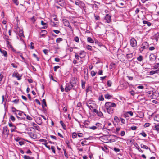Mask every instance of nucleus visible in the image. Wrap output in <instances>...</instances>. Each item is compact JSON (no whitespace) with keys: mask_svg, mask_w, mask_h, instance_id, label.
Instances as JSON below:
<instances>
[{"mask_svg":"<svg viewBox=\"0 0 159 159\" xmlns=\"http://www.w3.org/2000/svg\"><path fill=\"white\" fill-rule=\"evenodd\" d=\"M158 72V70H156L155 71L152 70V71H150L149 72V73H150V75H153V74H155V73H157Z\"/></svg>","mask_w":159,"mask_h":159,"instance_id":"bb28decb","label":"nucleus"},{"mask_svg":"<svg viewBox=\"0 0 159 159\" xmlns=\"http://www.w3.org/2000/svg\"><path fill=\"white\" fill-rule=\"evenodd\" d=\"M63 22L65 26L68 27L72 32L73 31L72 28L70 25L69 21L67 19H63Z\"/></svg>","mask_w":159,"mask_h":159,"instance_id":"20e7f679","label":"nucleus"},{"mask_svg":"<svg viewBox=\"0 0 159 159\" xmlns=\"http://www.w3.org/2000/svg\"><path fill=\"white\" fill-rule=\"evenodd\" d=\"M53 32H54L56 34H59L60 32L59 30H53Z\"/></svg>","mask_w":159,"mask_h":159,"instance_id":"e2e57ef3","label":"nucleus"},{"mask_svg":"<svg viewBox=\"0 0 159 159\" xmlns=\"http://www.w3.org/2000/svg\"><path fill=\"white\" fill-rule=\"evenodd\" d=\"M33 56L36 58L38 61H39V59L35 53L33 54Z\"/></svg>","mask_w":159,"mask_h":159,"instance_id":"69168bd1","label":"nucleus"},{"mask_svg":"<svg viewBox=\"0 0 159 159\" xmlns=\"http://www.w3.org/2000/svg\"><path fill=\"white\" fill-rule=\"evenodd\" d=\"M60 67L58 66H57L54 67V70L55 71H56L57 69H58Z\"/></svg>","mask_w":159,"mask_h":159,"instance_id":"13d9d810","label":"nucleus"},{"mask_svg":"<svg viewBox=\"0 0 159 159\" xmlns=\"http://www.w3.org/2000/svg\"><path fill=\"white\" fill-rule=\"evenodd\" d=\"M154 128L157 131L159 130V124L155 126Z\"/></svg>","mask_w":159,"mask_h":159,"instance_id":"ea45409f","label":"nucleus"},{"mask_svg":"<svg viewBox=\"0 0 159 159\" xmlns=\"http://www.w3.org/2000/svg\"><path fill=\"white\" fill-rule=\"evenodd\" d=\"M41 25L43 26V28L45 29L47 28V26H46V24L47 23L46 22H44L43 21H41Z\"/></svg>","mask_w":159,"mask_h":159,"instance_id":"a211bd4d","label":"nucleus"},{"mask_svg":"<svg viewBox=\"0 0 159 159\" xmlns=\"http://www.w3.org/2000/svg\"><path fill=\"white\" fill-rule=\"evenodd\" d=\"M155 93L151 91H149L148 92V97H150L152 99H155L156 97L154 96Z\"/></svg>","mask_w":159,"mask_h":159,"instance_id":"9d476101","label":"nucleus"},{"mask_svg":"<svg viewBox=\"0 0 159 159\" xmlns=\"http://www.w3.org/2000/svg\"><path fill=\"white\" fill-rule=\"evenodd\" d=\"M142 46H143V48L146 49L148 47L149 44L147 42H144L143 43Z\"/></svg>","mask_w":159,"mask_h":159,"instance_id":"f8f14e48","label":"nucleus"},{"mask_svg":"<svg viewBox=\"0 0 159 159\" xmlns=\"http://www.w3.org/2000/svg\"><path fill=\"white\" fill-rule=\"evenodd\" d=\"M19 35L20 37H24V36L23 34V32L22 30H20L19 31Z\"/></svg>","mask_w":159,"mask_h":159,"instance_id":"393cba45","label":"nucleus"},{"mask_svg":"<svg viewBox=\"0 0 159 159\" xmlns=\"http://www.w3.org/2000/svg\"><path fill=\"white\" fill-rule=\"evenodd\" d=\"M90 104V103H86V105L91 110L93 108V107L92 105H89Z\"/></svg>","mask_w":159,"mask_h":159,"instance_id":"4be33fe9","label":"nucleus"},{"mask_svg":"<svg viewBox=\"0 0 159 159\" xmlns=\"http://www.w3.org/2000/svg\"><path fill=\"white\" fill-rule=\"evenodd\" d=\"M89 128L90 129L94 130L97 129V127L96 126H93L91 127H89Z\"/></svg>","mask_w":159,"mask_h":159,"instance_id":"4c0bfd02","label":"nucleus"},{"mask_svg":"<svg viewBox=\"0 0 159 159\" xmlns=\"http://www.w3.org/2000/svg\"><path fill=\"white\" fill-rule=\"evenodd\" d=\"M74 40L76 42H79V38L78 37L76 36L74 39Z\"/></svg>","mask_w":159,"mask_h":159,"instance_id":"6e6d98bb","label":"nucleus"},{"mask_svg":"<svg viewBox=\"0 0 159 159\" xmlns=\"http://www.w3.org/2000/svg\"><path fill=\"white\" fill-rule=\"evenodd\" d=\"M116 106V104L111 102H108L105 103V107L107 112L109 114H111L113 112L114 107Z\"/></svg>","mask_w":159,"mask_h":159,"instance_id":"f257e3e1","label":"nucleus"},{"mask_svg":"<svg viewBox=\"0 0 159 159\" xmlns=\"http://www.w3.org/2000/svg\"><path fill=\"white\" fill-rule=\"evenodd\" d=\"M77 135L79 137H83V134L80 133H78Z\"/></svg>","mask_w":159,"mask_h":159,"instance_id":"603ef678","label":"nucleus"},{"mask_svg":"<svg viewBox=\"0 0 159 159\" xmlns=\"http://www.w3.org/2000/svg\"><path fill=\"white\" fill-rule=\"evenodd\" d=\"M51 149L54 153L55 154V147L54 146H52L51 147Z\"/></svg>","mask_w":159,"mask_h":159,"instance_id":"e433bc0d","label":"nucleus"},{"mask_svg":"<svg viewBox=\"0 0 159 159\" xmlns=\"http://www.w3.org/2000/svg\"><path fill=\"white\" fill-rule=\"evenodd\" d=\"M99 100L100 101H103L104 100L103 97L102 95L99 96Z\"/></svg>","mask_w":159,"mask_h":159,"instance_id":"8fccbe9b","label":"nucleus"},{"mask_svg":"<svg viewBox=\"0 0 159 159\" xmlns=\"http://www.w3.org/2000/svg\"><path fill=\"white\" fill-rule=\"evenodd\" d=\"M33 126L35 128V129L39 130L40 129V128L36 124L34 123H32Z\"/></svg>","mask_w":159,"mask_h":159,"instance_id":"4468645a","label":"nucleus"},{"mask_svg":"<svg viewBox=\"0 0 159 159\" xmlns=\"http://www.w3.org/2000/svg\"><path fill=\"white\" fill-rule=\"evenodd\" d=\"M98 116L101 118H103V114L101 111H99L98 114Z\"/></svg>","mask_w":159,"mask_h":159,"instance_id":"a878e982","label":"nucleus"},{"mask_svg":"<svg viewBox=\"0 0 159 159\" xmlns=\"http://www.w3.org/2000/svg\"><path fill=\"white\" fill-rule=\"evenodd\" d=\"M86 54L85 52H84V51H81L80 53V55H83V56L84 57L85 56Z\"/></svg>","mask_w":159,"mask_h":159,"instance_id":"4d7b16f0","label":"nucleus"},{"mask_svg":"<svg viewBox=\"0 0 159 159\" xmlns=\"http://www.w3.org/2000/svg\"><path fill=\"white\" fill-rule=\"evenodd\" d=\"M19 101V99H16L12 101L13 103L15 104H17L18 103Z\"/></svg>","mask_w":159,"mask_h":159,"instance_id":"c9c22d12","label":"nucleus"},{"mask_svg":"<svg viewBox=\"0 0 159 159\" xmlns=\"http://www.w3.org/2000/svg\"><path fill=\"white\" fill-rule=\"evenodd\" d=\"M150 123H146L144 124V126L145 127H148L150 126Z\"/></svg>","mask_w":159,"mask_h":159,"instance_id":"052dcab7","label":"nucleus"},{"mask_svg":"<svg viewBox=\"0 0 159 159\" xmlns=\"http://www.w3.org/2000/svg\"><path fill=\"white\" fill-rule=\"evenodd\" d=\"M12 77L16 78L19 80H20L21 79V77H22V75H20V74L18 72H15L12 74Z\"/></svg>","mask_w":159,"mask_h":159,"instance_id":"6e6552de","label":"nucleus"},{"mask_svg":"<svg viewBox=\"0 0 159 159\" xmlns=\"http://www.w3.org/2000/svg\"><path fill=\"white\" fill-rule=\"evenodd\" d=\"M130 45L133 47H135L137 46V41L134 38H132L130 40Z\"/></svg>","mask_w":159,"mask_h":159,"instance_id":"423d86ee","label":"nucleus"},{"mask_svg":"<svg viewBox=\"0 0 159 159\" xmlns=\"http://www.w3.org/2000/svg\"><path fill=\"white\" fill-rule=\"evenodd\" d=\"M66 142L67 144V146H68V147L69 148H70V142L68 141V140H67V141H66Z\"/></svg>","mask_w":159,"mask_h":159,"instance_id":"bf43d9fd","label":"nucleus"},{"mask_svg":"<svg viewBox=\"0 0 159 159\" xmlns=\"http://www.w3.org/2000/svg\"><path fill=\"white\" fill-rule=\"evenodd\" d=\"M143 22L144 24H147V25L148 26H150L151 25V24L150 22L144 20Z\"/></svg>","mask_w":159,"mask_h":159,"instance_id":"dca6fc26","label":"nucleus"},{"mask_svg":"<svg viewBox=\"0 0 159 159\" xmlns=\"http://www.w3.org/2000/svg\"><path fill=\"white\" fill-rule=\"evenodd\" d=\"M96 74V72H95L94 71H92L91 72V74L92 77L94 76Z\"/></svg>","mask_w":159,"mask_h":159,"instance_id":"f704fd0d","label":"nucleus"},{"mask_svg":"<svg viewBox=\"0 0 159 159\" xmlns=\"http://www.w3.org/2000/svg\"><path fill=\"white\" fill-rule=\"evenodd\" d=\"M77 134L75 132H74L72 134V137L74 139L77 137Z\"/></svg>","mask_w":159,"mask_h":159,"instance_id":"58836bf2","label":"nucleus"},{"mask_svg":"<svg viewBox=\"0 0 159 159\" xmlns=\"http://www.w3.org/2000/svg\"><path fill=\"white\" fill-rule=\"evenodd\" d=\"M93 112L96 113L98 115V114L99 111H98V110L96 109H93Z\"/></svg>","mask_w":159,"mask_h":159,"instance_id":"864d4df0","label":"nucleus"},{"mask_svg":"<svg viewBox=\"0 0 159 159\" xmlns=\"http://www.w3.org/2000/svg\"><path fill=\"white\" fill-rule=\"evenodd\" d=\"M95 125L97 127V129H100L101 128L102 125L101 123H97Z\"/></svg>","mask_w":159,"mask_h":159,"instance_id":"f3484780","label":"nucleus"},{"mask_svg":"<svg viewBox=\"0 0 159 159\" xmlns=\"http://www.w3.org/2000/svg\"><path fill=\"white\" fill-rule=\"evenodd\" d=\"M60 123L61 125L62 126L63 129L64 130H66V125L64 124L63 122L61 120L60 121Z\"/></svg>","mask_w":159,"mask_h":159,"instance_id":"2eb2a0df","label":"nucleus"},{"mask_svg":"<svg viewBox=\"0 0 159 159\" xmlns=\"http://www.w3.org/2000/svg\"><path fill=\"white\" fill-rule=\"evenodd\" d=\"M87 41L91 43H93L94 41L90 37H89L87 38Z\"/></svg>","mask_w":159,"mask_h":159,"instance_id":"6ab92c4d","label":"nucleus"},{"mask_svg":"<svg viewBox=\"0 0 159 159\" xmlns=\"http://www.w3.org/2000/svg\"><path fill=\"white\" fill-rule=\"evenodd\" d=\"M111 97L112 96L110 95L109 94H107L105 95V97L106 99H110Z\"/></svg>","mask_w":159,"mask_h":159,"instance_id":"5701e85b","label":"nucleus"},{"mask_svg":"<svg viewBox=\"0 0 159 159\" xmlns=\"http://www.w3.org/2000/svg\"><path fill=\"white\" fill-rule=\"evenodd\" d=\"M86 48L89 50L90 51H92V47L90 45H87L86 46Z\"/></svg>","mask_w":159,"mask_h":159,"instance_id":"c756f323","label":"nucleus"},{"mask_svg":"<svg viewBox=\"0 0 159 159\" xmlns=\"http://www.w3.org/2000/svg\"><path fill=\"white\" fill-rule=\"evenodd\" d=\"M139 135H141L144 137H146L147 136V134L144 131H143L142 133H140Z\"/></svg>","mask_w":159,"mask_h":159,"instance_id":"72a5a7b5","label":"nucleus"},{"mask_svg":"<svg viewBox=\"0 0 159 159\" xmlns=\"http://www.w3.org/2000/svg\"><path fill=\"white\" fill-rule=\"evenodd\" d=\"M20 55L21 57L22 58V59L23 60V61L25 63L27 64V62L26 60L22 56V54L20 53Z\"/></svg>","mask_w":159,"mask_h":159,"instance_id":"7c9ffc66","label":"nucleus"},{"mask_svg":"<svg viewBox=\"0 0 159 159\" xmlns=\"http://www.w3.org/2000/svg\"><path fill=\"white\" fill-rule=\"evenodd\" d=\"M111 16L110 14H107L105 17V19L107 23H110L111 21Z\"/></svg>","mask_w":159,"mask_h":159,"instance_id":"0eeeda50","label":"nucleus"},{"mask_svg":"<svg viewBox=\"0 0 159 159\" xmlns=\"http://www.w3.org/2000/svg\"><path fill=\"white\" fill-rule=\"evenodd\" d=\"M115 121L116 123H118L119 122V118L117 116H115L114 118Z\"/></svg>","mask_w":159,"mask_h":159,"instance_id":"2f4dec72","label":"nucleus"},{"mask_svg":"<svg viewBox=\"0 0 159 159\" xmlns=\"http://www.w3.org/2000/svg\"><path fill=\"white\" fill-rule=\"evenodd\" d=\"M111 82L110 80H108L107 81V85L108 86L110 87L111 84Z\"/></svg>","mask_w":159,"mask_h":159,"instance_id":"3c124183","label":"nucleus"},{"mask_svg":"<svg viewBox=\"0 0 159 159\" xmlns=\"http://www.w3.org/2000/svg\"><path fill=\"white\" fill-rule=\"evenodd\" d=\"M20 112L18 113V115L21 116H23V115H25V116H26V114H25L24 112H20V111H19Z\"/></svg>","mask_w":159,"mask_h":159,"instance_id":"473e14b6","label":"nucleus"},{"mask_svg":"<svg viewBox=\"0 0 159 159\" xmlns=\"http://www.w3.org/2000/svg\"><path fill=\"white\" fill-rule=\"evenodd\" d=\"M133 55L132 53L127 54L126 55V57L128 59H129L132 58Z\"/></svg>","mask_w":159,"mask_h":159,"instance_id":"b1692460","label":"nucleus"},{"mask_svg":"<svg viewBox=\"0 0 159 159\" xmlns=\"http://www.w3.org/2000/svg\"><path fill=\"white\" fill-rule=\"evenodd\" d=\"M143 59V57L141 55L139 56L137 58V60L140 61H141Z\"/></svg>","mask_w":159,"mask_h":159,"instance_id":"412c9836","label":"nucleus"},{"mask_svg":"<svg viewBox=\"0 0 159 159\" xmlns=\"http://www.w3.org/2000/svg\"><path fill=\"white\" fill-rule=\"evenodd\" d=\"M42 103H43V104H44V106H47L46 103V102L45 100V99H43L42 100Z\"/></svg>","mask_w":159,"mask_h":159,"instance_id":"0e129e2a","label":"nucleus"},{"mask_svg":"<svg viewBox=\"0 0 159 159\" xmlns=\"http://www.w3.org/2000/svg\"><path fill=\"white\" fill-rule=\"evenodd\" d=\"M10 119L13 121H14L15 120V118L12 115H11L10 116Z\"/></svg>","mask_w":159,"mask_h":159,"instance_id":"c03bdc74","label":"nucleus"},{"mask_svg":"<svg viewBox=\"0 0 159 159\" xmlns=\"http://www.w3.org/2000/svg\"><path fill=\"white\" fill-rule=\"evenodd\" d=\"M75 83L70 82L66 85L65 88V91L66 92L70 90L74 86Z\"/></svg>","mask_w":159,"mask_h":159,"instance_id":"7ed1b4c3","label":"nucleus"},{"mask_svg":"<svg viewBox=\"0 0 159 159\" xmlns=\"http://www.w3.org/2000/svg\"><path fill=\"white\" fill-rule=\"evenodd\" d=\"M19 143L20 145H22L25 144V142L23 141H20L19 142Z\"/></svg>","mask_w":159,"mask_h":159,"instance_id":"680f3d73","label":"nucleus"},{"mask_svg":"<svg viewBox=\"0 0 159 159\" xmlns=\"http://www.w3.org/2000/svg\"><path fill=\"white\" fill-rule=\"evenodd\" d=\"M31 21L34 23L36 20V19L35 16H33L30 18Z\"/></svg>","mask_w":159,"mask_h":159,"instance_id":"c85d7f7f","label":"nucleus"},{"mask_svg":"<svg viewBox=\"0 0 159 159\" xmlns=\"http://www.w3.org/2000/svg\"><path fill=\"white\" fill-rule=\"evenodd\" d=\"M150 60L151 61H154L156 58V57L153 54H151L149 56Z\"/></svg>","mask_w":159,"mask_h":159,"instance_id":"9b49d317","label":"nucleus"},{"mask_svg":"<svg viewBox=\"0 0 159 159\" xmlns=\"http://www.w3.org/2000/svg\"><path fill=\"white\" fill-rule=\"evenodd\" d=\"M129 115L131 116H132L133 115V112L131 111L125 112L124 114V117L126 118L129 117Z\"/></svg>","mask_w":159,"mask_h":159,"instance_id":"1a4fd4ad","label":"nucleus"},{"mask_svg":"<svg viewBox=\"0 0 159 159\" xmlns=\"http://www.w3.org/2000/svg\"><path fill=\"white\" fill-rule=\"evenodd\" d=\"M91 89L92 87L91 86H89L88 87H87L86 90V93H87L90 91H91Z\"/></svg>","mask_w":159,"mask_h":159,"instance_id":"aec40b11","label":"nucleus"},{"mask_svg":"<svg viewBox=\"0 0 159 159\" xmlns=\"http://www.w3.org/2000/svg\"><path fill=\"white\" fill-rule=\"evenodd\" d=\"M137 149L139 152H141L142 153L143 152V151L142 150H141L139 147H137Z\"/></svg>","mask_w":159,"mask_h":159,"instance_id":"774afa93","label":"nucleus"},{"mask_svg":"<svg viewBox=\"0 0 159 159\" xmlns=\"http://www.w3.org/2000/svg\"><path fill=\"white\" fill-rule=\"evenodd\" d=\"M102 73L103 70H100L98 73V74L100 75H102Z\"/></svg>","mask_w":159,"mask_h":159,"instance_id":"338daca9","label":"nucleus"},{"mask_svg":"<svg viewBox=\"0 0 159 159\" xmlns=\"http://www.w3.org/2000/svg\"><path fill=\"white\" fill-rule=\"evenodd\" d=\"M82 87L83 89H84L85 88V82L83 81L82 82Z\"/></svg>","mask_w":159,"mask_h":159,"instance_id":"5fc2aeb1","label":"nucleus"},{"mask_svg":"<svg viewBox=\"0 0 159 159\" xmlns=\"http://www.w3.org/2000/svg\"><path fill=\"white\" fill-rule=\"evenodd\" d=\"M30 48L32 49H33L34 48V43L31 42L30 43Z\"/></svg>","mask_w":159,"mask_h":159,"instance_id":"49530a36","label":"nucleus"},{"mask_svg":"<svg viewBox=\"0 0 159 159\" xmlns=\"http://www.w3.org/2000/svg\"><path fill=\"white\" fill-rule=\"evenodd\" d=\"M31 157H30L29 156H27L26 155H24L23 157V158L24 159H30Z\"/></svg>","mask_w":159,"mask_h":159,"instance_id":"37998d69","label":"nucleus"},{"mask_svg":"<svg viewBox=\"0 0 159 159\" xmlns=\"http://www.w3.org/2000/svg\"><path fill=\"white\" fill-rule=\"evenodd\" d=\"M43 52L45 54H47L48 52V50L46 49H44L43 50Z\"/></svg>","mask_w":159,"mask_h":159,"instance_id":"09e8293b","label":"nucleus"},{"mask_svg":"<svg viewBox=\"0 0 159 159\" xmlns=\"http://www.w3.org/2000/svg\"><path fill=\"white\" fill-rule=\"evenodd\" d=\"M9 130L7 126L3 127L2 131V136L3 138L6 139L7 138L9 134Z\"/></svg>","mask_w":159,"mask_h":159,"instance_id":"f03ea898","label":"nucleus"},{"mask_svg":"<svg viewBox=\"0 0 159 159\" xmlns=\"http://www.w3.org/2000/svg\"><path fill=\"white\" fill-rule=\"evenodd\" d=\"M56 3H57L61 6H64L66 3L65 0H55Z\"/></svg>","mask_w":159,"mask_h":159,"instance_id":"39448f33","label":"nucleus"},{"mask_svg":"<svg viewBox=\"0 0 159 159\" xmlns=\"http://www.w3.org/2000/svg\"><path fill=\"white\" fill-rule=\"evenodd\" d=\"M63 151H64V155H65V156L66 157V158H68V156L67 154L66 153V149H63Z\"/></svg>","mask_w":159,"mask_h":159,"instance_id":"a18cd8bd","label":"nucleus"},{"mask_svg":"<svg viewBox=\"0 0 159 159\" xmlns=\"http://www.w3.org/2000/svg\"><path fill=\"white\" fill-rule=\"evenodd\" d=\"M13 3L16 5H18L19 3V2L17 0H12Z\"/></svg>","mask_w":159,"mask_h":159,"instance_id":"79ce46f5","label":"nucleus"},{"mask_svg":"<svg viewBox=\"0 0 159 159\" xmlns=\"http://www.w3.org/2000/svg\"><path fill=\"white\" fill-rule=\"evenodd\" d=\"M0 51L2 54V55H4L5 57H7V53L6 51L4 50H2L0 48Z\"/></svg>","mask_w":159,"mask_h":159,"instance_id":"ddd939ff","label":"nucleus"},{"mask_svg":"<svg viewBox=\"0 0 159 159\" xmlns=\"http://www.w3.org/2000/svg\"><path fill=\"white\" fill-rule=\"evenodd\" d=\"M16 127L14 125L12 127L11 129V132H13L15 131V129L16 128Z\"/></svg>","mask_w":159,"mask_h":159,"instance_id":"a19ab883","label":"nucleus"},{"mask_svg":"<svg viewBox=\"0 0 159 159\" xmlns=\"http://www.w3.org/2000/svg\"><path fill=\"white\" fill-rule=\"evenodd\" d=\"M63 39L61 38H57L56 40V42L57 43H59L60 42L62 41Z\"/></svg>","mask_w":159,"mask_h":159,"instance_id":"cd10ccee","label":"nucleus"},{"mask_svg":"<svg viewBox=\"0 0 159 159\" xmlns=\"http://www.w3.org/2000/svg\"><path fill=\"white\" fill-rule=\"evenodd\" d=\"M26 118L27 119L30 120H32V118L30 116L26 115Z\"/></svg>","mask_w":159,"mask_h":159,"instance_id":"de8ad7c7","label":"nucleus"}]
</instances>
